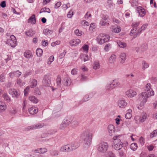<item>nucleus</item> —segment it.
I'll list each match as a JSON object with an SVG mask.
<instances>
[{
  "instance_id": "f257e3e1",
  "label": "nucleus",
  "mask_w": 157,
  "mask_h": 157,
  "mask_svg": "<svg viewBox=\"0 0 157 157\" xmlns=\"http://www.w3.org/2000/svg\"><path fill=\"white\" fill-rule=\"evenodd\" d=\"M151 88V85L150 83H147L145 89L146 92L142 93L139 95L138 100L140 102V105L141 107L144 105V103L147 100L148 98L151 96L154 95V92L152 89L150 90Z\"/></svg>"
},
{
  "instance_id": "f03ea898",
  "label": "nucleus",
  "mask_w": 157,
  "mask_h": 157,
  "mask_svg": "<svg viewBox=\"0 0 157 157\" xmlns=\"http://www.w3.org/2000/svg\"><path fill=\"white\" fill-rule=\"evenodd\" d=\"M92 137V133L88 129H86L83 131L80 136L81 138L84 141L85 144L87 145L90 144Z\"/></svg>"
},
{
  "instance_id": "7ed1b4c3",
  "label": "nucleus",
  "mask_w": 157,
  "mask_h": 157,
  "mask_svg": "<svg viewBox=\"0 0 157 157\" xmlns=\"http://www.w3.org/2000/svg\"><path fill=\"white\" fill-rule=\"evenodd\" d=\"M109 35L101 33L97 37V40L98 44H102L105 42H108L109 40Z\"/></svg>"
},
{
  "instance_id": "20e7f679",
  "label": "nucleus",
  "mask_w": 157,
  "mask_h": 157,
  "mask_svg": "<svg viewBox=\"0 0 157 157\" xmlns=\"http://www.w3.org/2000/svg\"><path fill=\"white\" fill-rule=\"evenodd\" d=\"M118 137V136H116L113 137L114 141L113 142V147L115 150H120L123 147V144L120 139H117Z\"/></svg>"
},
{
  "instance_id": "39448f33",
  "label": "nucleus",
  "mask_w": 157,
  "mask_h": 157,
  "mask_svg": "<svg viewBox=\"0 0 157 157\" xmlns=\"http://www.w3.org/2000/svg\"><path fill=\"white\" fill-rule=\"evenodd\" d=\"M108 148V143L105 142L100 144L98 147V151L101 153H105L107 151Z\"/></svg>"
},
{
  "instance_id": "423d86ee",
  "label": "nucleus",
  "mask_w": 157,
  "mask_h": 157,
  "mask_svg": "<svg viewBox=\"0 0 157 157\" xmlns=\"http://www.w3.org/2000/svg\"><path fill=\"white\" fill-rule=\"evenodd\" d=\"M42 83L44 86H49L51 84V78L48 75H45L43 78Z\"/></svg>"
},
{
  "instance_id": "0eeeda50",
  "label": "nucleus",
  "mask_w": 157,
  "mask_h": 157,
  "mask_svg": "<svg viewBox=\"0 0 157 157\" xmlns=\"http://www.w3.org/2000/svg\"><path fill=\"white\" fill-rule=\"evenodd\" d=\"M140 22H133L132 24V26L133 29L131 31L130 33V35L132 36L134 33L136 34L137 32V28L139 25Z\"/></svg>"
},
{
  "instance_id": "6e6552de",
  "label": "nucleus",
  "mask_w": 157,
  "mask_h": 157,
  "mask_svg": "<svg viewBox=\"0 0 157 157\" xmlns=\"http://www.w3.org/2000/svg\"><path fill=\"white\" fill-rule=\"evenodd\" d=\"M44 126V124L43 123H38L36 125H33L28 126L27 129L28 130L42 128Z\"/></svg>"
},
{
  "instance_id": "1a4fd4ad",
  "label": "nucleus",
  "mask_w": 157,
  "mask_h": 157,
  "mask_svg": "<svg viewBox=\"0 0 157 157\" xmlns=\"http://www.w3.org/2000/svg\"><path fill=\"white\" fill-rule=\"evenodd\" d=\"M147 24H144L138 30L137 32L134 35L133 37L136 38V37L140 35L142 30H144L147 26Z\"/></svg>"
},
{
  "instance_id": "9d476101",
  "label": "nucleus",
  "mask_w": 157,
  "mask_h": 157,
  "mask_svg": "<svg viewBox=\"0 0 157 157\" xmlns=\"http://www.w3.org/2000/svg\"><path fill=\"white\" fill-rule=\"evenodd\" d=\"M9 93L10 94L12 95L13 97H14L17 98L20 94L19 91H17L15 89H10L9 90Z\"/></svg>"
},
{
  "instance_id": "9b49d317",
  "label": "nucleus",
  "mask_w": 157,
  "mask_h": 157,
  "mask_svg": "<svg viewBox=\"0 0 157 157\" xmlns=\"http://www.w3.org/2000/svg\"><path fill=\"white\" fill-rule=\"evenodd\" d=\"M60 150L61 151L68 152L72 151L70 144H67L62 146Z\"/></svg>"
},
{
  "instance_id": "f8f14e48",
  "label": "nucleus",
  "mask_w": 157,
  "mask_h": 157,
  "mask_svg": "<svg viewBox=\"0 0 157 157\" xmlns=\"http://www.w3.org/2000/svg\"><path fill=\"white\" fill-rule=\"evenodd\" d=\"M136 10L140 17H144L146 14L145 9L141 6H139L136 8Z\"/></svg>"
},
{
  "instance_id": "ddd939ff",
  "label": "nucleus",
  "mask_w": 157,
  "mask_h": 157,
  "mask_svg": "<svg viewBox=\"0 0 157 157\" xmlns=\"http://www.w3.org/2000/svg\"><path fill=\"white\" fill-rule=\"evenodd\" d=\"M70 144V147L72 151L77 148L80 145L79 142H75L72 143Z\"/></svg>"
},
{
  "instance_id": "4468645a",
  "label": "nucleus",
  "mask_w": 157,
  "mask_h": 157,
  "mask_svg": "<svg viewBox=\"0 0 157 157\" xmlns=\"http://www.w3.org/2000/svg\"><path fill=\"white\" fill-rule=\"evenodd\" d=\"M95 93L94 92L86 94L84 96L83 98V100L84 101H86L90 100L93 96H94Z\"/></svg>"
},
{
  "instance_id": "2eb2a0df",
  "label": "nucleus",
  "mask_w": 157,
  "mask_h": 157,
  "mask_svg": "<svg viewBox=\"0 0 157 157\" xmlns=\"http://www.w3.org/2000/svg\"><path fill=\"white\" fill-rule=\"evenodd\" d=\"M62 83L64 86H69L71 85V81L70 78L66 77L63 79Z\"/></svg>"
},
{
  "instance_id": "dca6fc26",
  "label": "nucleus",
  "mask_w": 157,
  "mask_h": 157,
  "mask_svg": "<svg viewBox=\"0 0 157 157\" xmlns=\"http://www.w3.org/2000/svg\"><path fill=\"white\" fill-rule=\"evenodd\" d=\"M21 73L19 70L10 72V77L11 78H13L14 76L19 77L21 75Z\"/></svg>"
},
{
  "instance_id": "f3484780",
  "label": "nucleus",
  "mask_w": 157,
  "mask_h": 157,
  "mask_svg": "<svg viewBox=\"0 0 157 157\" xmlns=\"http://www.w3.org/2000/svg\"><path fill=\"white\" fill-rule=\"evenodd\" d=\"M108 131L110 136H112L115 132L114 126L112 124H109L108 127Z\"/></svg>"
},
{
  "instance_id": "a211bd4d",
  "label": "nucleus",
  "mask_w": 157,
  "mask_h": 157,
  "mask_svg": "<svg viewBox=\"0 0 157 157\" xmlns=\"http://www.w3.org/2000/svg\"><path fill=\"white\" fill-rule=\"evenodd\" d=\"M126 94L128 97L132 98L136 95V93L133 90H130L126 92Z\"/></svg>"
},
{
  "instance_id": "6ab92c4d",
  "label": "nucleus",
  "mask_w": 157,
  "mask_h": 157,
  "mask_svg": "<svg viewBox=\"0 0 157 157\" xmlns=\"http://www.w3.org/2000/svg\"><path fill=\"white\" fill-rule=\"evenodd\" d=\"M28 21L32 24H35L36 22L35 15L33 14L28 19Z\"/></svg>"
},
{
  "instance_id": "aec40b11",
  "label": "nucleus",
  "mask_w": 157,
  "mask_h": 157,
  "mask_svg": "<svg viewBox=\"0 0 157 157\" xmlns=\"http://www.w3.org/2000/svg\"><path fill=\"white\" fill-rule=\"evenodd\" d=\"M29 112L31 114H34L38 112V109L36 107H32L28 109Z\"/></svg>"
},
{
  "instance_id": "412c9836",
  "label": "nucleus",
  "mask_w": 157,
  "mask_h": 157,
  "mask_svg": "<svg viewBox=\"0 0 157 157\" xmlns=\"http://www.w3.org/2000/svg\"><path fill=\"white\" fill-rule=\"evenodd\" d=\"M118 105L119 107L124 108L126 106L127 103L124 100H121L119 101Z\"/></svg>"
},
{
  "instance_id": "4be33fe9",
  "label": "nucleus",
  "mask_w": 157,
  "mask_h": 157,
  "mask_svg": "<svg viewBox=\"0 0 157 157\" xmlns=\"http://www.w3.org/2000/svg\"><path fill=\"white\" fill-rule=\"evenodd\" d=\"M25 57L27 58H29L33 56L32 52L29 50H27L24 53Z\"/></svg>"
},
{
  "instance_id": "5701e85b",
  "label": "nucleus",
  "mask_w": 157,
  "mask_h": 157,
  "mask_svg": "<svg viewBox=\"0 0 157 157\" xmlns=\"http://www.w3.org/2000/svg\"><path fill=\"white\" fill-rule=\"evenodd\" d=\"M29 100L32 102L34 103H37L38 101V100L34 96H31L29 97Z\"/></svg>"
},
{
  "instance_id": "b1692460",
  "label": "nucleus",
  "mask_w": 157,
  "mask_h": 157,
  "mask_svg": "<svg viewBox=\"0 0 157 157\" xmlns=\"http://www.w3.org/2000/svg\"><path fill=\"white\" fill-rule=\"evenodd\" d=\"M2 97L4 98L5 101L7 102L10 103L11 101V99L7 93H4L3 94Z\"/></svg>"
},
{
  "instance_id": "393cba45",
  "label": "nucleus",
  "mask_w": 157,
  "mask_h": 157,
  "mask_svg": "<svg viewBox=\"0 0 157 157\" xmlns=\"http://www.w3.org/2000/svg\"><path fill=\"white\" fill-rule=\"evenodd\" d=\"M43 33L45 35H50L53 33V31L48 29H44L43 30Z\"/></svg>"
},
{
  "instance_id": "a878e982",
  "label": "nucleus",
  "mask_w": 157,
  "mask_h": 157,
  "mask_svg": "<svg viewBox=\"0 0 157 157\" xmlns=\"http://www.w3.org/2000/svg\"><path fill=\"white\" fill-rule=\"evenodd\" d=\"M120 58L121 59V63H123L126 59V55L124 53H121L120 55Z\"/></svg>"
},
{
  "instance_id": "bb28decb",
  "label": "nucleus",
  "mask_w": 157,
  "mask_h": 157,
  "mask_svg": "<svg viewBox=\"0 0 157 157\" xmlns=\"http://www.w3.org/2000/svg\"><path fill=\"white\" fill-rule=\"evenodd\" d=\"M6 108V105L4 102L0 101V112L5 110Z\"/></svg>"
},
{
  "instance_id": "cd10ccee",
  "label": "nucleus",
  "mask_w": 157,
  "mask_h": 157,
  "mask_svg": "<svg viewBox=\"0 0 157 157\" xmlns=\"http://www.w3.org/2000/svg\"><path fill=\"white\" fill-rule=\"evenodd\" d=\"M50 154L52 156H56L58 155L59 152L57 150H52L50 151Z\"/></svg>"
},
{
  "instance_id": "c85d7f7f",
  "label": "nucleus",
  "mask_w": 157,
  "mask_h": 157,
  "mask_svg": "<svg viewBox=\"0 0 157 157\" xmlns=\"http://www.w3.org/2000/svg\"><path fill=\"white\" fill-rule=\"evenodd\" d=\"M116 87L117 86H116V85L113 81L111 83L107 85L106 86V88L108 90L110 89H112Z\"/></svg>"
},
{
  "instance_id": "c756f323",
  "label": "nucleus",
  "mask_w": 157,
  "mask_h": 157,
  "mask_svg": "<svg viewBox=\"0 0 157 157\" xmlns=\"http://www.w3.org/2000/svg\"><path fill=\"white\" fill-rule=\"evenodd\" d=\"M116 56L115 55H112L109 58V61L110 63H112L115 61Z\"/></svg>"
},
{
  "instance_id": "7c9ffc66",
  "label": "nucleus",
  "mask_w": 157,
  "mask_h": 157,
  "mask_svg": "<svg viewBox=\"0 0 157 157\" xmlns=\"http://www.w3.org/2000/svg\"><path fill=\"white\" fill-rule=\"evenodd\" d=\"M45 12L49 13L51 12V10L49 8L47 7H44L42 8L40 10V13H41L43 12Z\"/></svg>"
},
{
  "instance_id": "2f4dec72",
  "label": "nucleus",
  "mask_w": 157,
  "mask_h": 157,
  "mask_svg": "<svg viewBox=\"0 0 157 157\" xmlns=\"http://www.w3.org/2000/svg\"><path fill=\"white\" fill-rule=\"evenodd\" d=\"M7 40V42H8L10 44V45L12 47H15L17 45V41H13L12 40Z\"/></svg>"
},
{
  "instance_id": "473e14b6",
  "label": "nucleus",
  "mask_w": 157,
  "mask_h": 157,
  "mask_svg": "<svg viewBox=\"0 0 157 157\" xmlns=\"http://www.w3.org/2000/svg\"><path fill=\"white\" fill-rule=\"evenodd\" d=\"M35 34V32L32 29H29L26 32V35L28 36H32Z\"/></svg>"
},
{
  "instance_id": "72a5a7b5",
  "label": "nucleus",
  "mask_w": 157,
  "mask_h": 157,
  "mask_svg": "<svg viewBox=\"0 0 157 157\" xmlns=\"http://www.w3.org/2000/svg\"><path fill=\"white\" fill-rule=\"evenodd\" d=\"M37 80L35 79H33L31 82L30 87L31 88H33L37 86Z\"/></svg>"
},
{
  "instance_id": "f704fd0d",
  "label": "nucleus",
  "mask_w": 157,
  "mask_h": 157,
  "mask_svg": "<svg viewBox=\"0 0 157 157\" xmlns=\"http://www.w3.org/2000/svg\"><path fill=\"white\" fill-rule=\"evenodd\" d=\"M56 82L58 87H60L61 82V78L59 76H58L56 79Z\"/></svg>"
},
{
  "instance_id": "c9c22d12",
  "label": "nucleus",
  "mask_w": 157,
  "mask_h": 157,
  "mask_svg": "<svg viewBox=\"0 0 157 157\" xmlns=\"http://www.w3.org/2000/svg\"><path fill=\"white\" fill-rule=\"evenodd\" d=\"M36 53L38 56H41L43 53V50L40 48H37L36 51Z\"/></svg>"
},
{
  "instance_id": "e433bc0d",
  "label": "nucleus",
  "mask_w": 157,
  "mask_h": 157,
  "mask_svg": "<svg viewBox=\"0 0 157 157\" xmlns=\"http://www.w3.org/2000/svg\"><path fill=\"white\" fill-rule=\"evenodd\" d=\"M81 77L80 80L82 81H86L87 79V76L85 75L84 72L81 74Z\"/></svg>"
},
{
  "instance_id": "4c0bfd02",
  "label": "nucleus",
  "mask_w": 157,
  "mask_h": 157,
  "mask_svg": "<svg viewBox=\"0 0 157 157\" xmlns=\"http://www.w3.org/2000/svg\"><path fill=\"white\" fill-rule=\"evenodd\" d=\"M121 31V28L119 26H117L113 29L112 31L116 33H118Z\"/></svg>"
},
{
  "instance_id": "58836bf2",
  "label": "nucleus",
  "mask_w": 157,
  "mask_h": 157,
  "mask_svg": "<svg viewBox=\"0 0 157 157\" xmlns=\"http://www.w3.org/2000/svg\"><path fill=\"white\" fill-rule=\"evenodd\" d=\"M138 146L137 144L133 143L130 146V148L133 151H135L137 149Z\"/></svg>"
},
{
  "instance_id": "ea45409f",
  "label": "nucleus",
  "mask_w": 157,
  "mask_h": 157,
  "mask_svg": "<svg viewBox=\"0 0 157 157\" xmlns=\"http://www.w3.org/2000/svg\"><path fill=\"white\" fill-rule=\"evenodd\" d=\"M132 111L131 109H129L128 110V112L125 115V117L127 119H130L131 118L132 115L130 113V112Z\"/></svg>"
},
{
  "instance_id": "a19ab883",
  "label": "nucleus",
  "mask_w": 157,
  "mask_h": 157,
  "mask_svg": "<svg viewBox=\"0 0 157 157\" xmlns=\"http://www.w3.org/2000/svg\"><path fill=\"white\" fill-rule=\"evenodd\" d=\"M93 68L94 69H97L99 68L100 67V65L99 64V62H94L93 65Z\"/></svg>"
},
{
  "instance_id": "79ce46f5",
  "label": "nucleus",
  "mask_w": 157,
  "mask_h": 157,
  "mask_svg": "<svg viewBox=\"0 0 157 157\" xmlns=\"http://www.w3.org/2000/svg\"><path fill=\"white\" fill-rule=\"evenodd\" d=\"M142 64L143 65L142 68L143 70H144L146 68H147L149 67L148 64L144 61H142Z\"/></svg>"
},
{
  "instance_id": "37998d69",
  "label": "nucleus",
  "mask_w": 157,
  "mask_h": 157,
  "mask_svg": "<svg viewBox=\"0 0 157 157\" xmlns=\"http://www.w3.org/2000/svg\"><path fill=\"white\" fill-rule=\"evenodd\" d=\"M107 3L109 8H113L114 6V4L113 3V2L111 0H108L107 1Z\"/></svg>"
},
{
  "instance_id": "c03bdc74",
  "label": "nucleus",
  "mask_w": 157,
  "mask_h": 157,
  "mask_svg": "<svg viewBox=\"0 0 157 157\" xmlns=\"http://www.w3.org/2000/svg\"><path fill=\"white\" fill-rule=\"evenodd\" d=\"M6 78L5 75L4 73H2L0 75V82H3L5 81Z\"/></svg>"
},
{
  "instance_id": "a18cd8bd",
  "label": "nucleus",
  "mask_w": 157,
  "mask_h": 157,
  "mask_svg": "<svg viewBox=\"0 0 157 157\" xmlns=\"http://www.w3.org/2000/svg\"><path fill=\"white\" fill-rule=\"evenodd\" d=\"M70 123V121H68L67 119H64L63 121L62 124L67 127L69 124Z\"/></svg>"
},
{
  "instance_id": "49530a36",
  "label": "nucleus",
  "mask_w": 157,
  "mask_h": 157,
  "mask_svg": "<svg viewBox=\"0 0 157 157\" xmlns=\"http://www.w3.org/2000/svg\"><path fill=\"white\" fill-rule=\"evenodd\" d=\"M157 135V129L153 131L150 134V136L151 138H153L156 136Z\"/></svg>"
},
{
  "instance_id": "de8ad7c7",
  "label": "nucleus",
  "mask_w": 157,
  "mask_h": 157,
  "mask_svg": "<svg viewBox=\"0 0 157 157\" xmlns=\"http://www.w3.org/2000/svg\"><path fill=\"white\" fill-rule=\"evenodd\" d=\"M147 115L146 113L144 114L142 117H140V122H144L145 120L146 119Z\"/></svg>"
},
{
  "instance_id": "09e8293b",
  "label": "nucleus",
  "mask_w": 157,
  "mask_h": 157,
  "mask_svg": "<svg viewBox=\"0 0 157 157\" xmlns=\"http://www.w3.org/2000/svg\"><path fill=\"white\" fill-rule=\"evenodd\" d=\"M54 59V57L53 56H50L48 59L47 63L48 64H50Z\"/></svg>"
},
{
  "instance_id": "8fccbe9b",
  "label": "nucleus",
  "mask_w": 157,
  "mask_h": 157,
  "mask_svg": "<svg viewBox=\"0 0 157 157\" xmlns=\"http://www.w3.org/2000/svg\"><path fill=\"white\" fill-rule=\"evenodd\" d=\"M118 44L120 47L122 48H124L126 46V44L125 43L120 41L119 42Z\"/></svg>"
},
{
  "instance_id": "3c124183",
  "label": "nucleus",
  "mask_w": 157,
  "mask_h": 157,
  "mask_svg": "<svg viewBox=\"0 0 157 157\" xmlns=\"http://www.w3.org/2000/svg\"><path fill=\"white\" fill-rule=\"evenodd\" d=\"M147 48V46L146 44H143L140 48V50L142 51L146 50Z\"/></svg>"
},
{
  "instance_id": "603ef678",
  "label": "nucleus",
  "mask_w": 157,
  "mask_h": 157,
  "mask_svg": "<svg viewBox=\"0 0 157 157\" xmlns=\"http://www.w3.org/2000/svg\"><path fill=\"white\" fill-rule=\"evenodd\" d=\"M57 132L56 129H50L47 132L48 134H53Z\"/></svg>"
},
{
  "instance_id": "864d4df0",
  "label": "nucleus",
  "mask_w": 157,
  "mask_h": 157,
  "mask_svg": "<svg viewBox=\"0 0 157 157\" xmlns=\"http://www.w3.org/2000/svg\"><path fill=\"white\" fill-rule=\"evenodd\" d=\"M47 149L45 148H40V154H44L47 151Z\"/></svg>"
},
{
  "instance_id": "5fc2aeb1",
  "label": "nucleus",
  "mask_w": 157,
  "mask_h": 157,
  "mask_svg": "<svg viewBox=\"0 0 157 157\" xmlns=\"http://www.w3.org/2000/svg\"><path fill=\"white\" fill-rule=\"evenodd\" d=\"M78 72V69L76 68H74L71 71V73L73 75H76Z\"/></svg>"
},
{
  "instance_id": "6e6d98bb",
  "label": "nucleus",
  "mask_w": 157,
  "mask_h": 157,
  "mask_svg": "<svg viewBox=\"0 0 157 157\" xmlns=\"http://www.w3.org/2000/svg\"><path fill=\"white\" fill-rule=\"evenodd\" d=\"M30 87L29 86H27L24 90V95L25 96L27 95L28 92L29 91Z\"/></svg>"
},
{
  "instance_id": "4d7b16f0",
  "label": "nucleus",
  "mask_w": 157,
  "mask_h": 157,
  "mask_svg": "<svg viewBox=\"0 0 157 157\" xmlns=\"http://www.w3.org/2000/svg\"><path fill=\"white\" fill-rule=\"evenodd\" d=\"M30 157H44V156L40 154H33L30 155Z\"/></svg>"
},
{
  "instance_id": "13d9d810",
  "label": "nucleus",
  "mask_w": 157,
  "mask_h": 157,
  "mask_svg": "<svg viewBox=\"0 0 157 157\" xmlns=\"http://www.w3.org/2000/svg\"><path fill=\"white\" fill-rule=\"evenodd\" d=\"M61 5V2H57L54 6V8L55 9H57Z\"/></svg>"
},
{
  "instance_id": "bf43d9fd",
  "label": "nucleus",
  "mask_w": 157,
  "mask_h": 157,
  "mask_svg": "<svg viewBox=\"0 0 157 157\" xmlns=\"http://www.w3.org/2000/svg\"><path fill=\"white\" fill-rule=\"evenodd\" d=\"M84 51L87 52L89 49V46L87 44H84L82 47Z\"/></svg>"
},
{
  "instance_id": "052dcab7",
  "label": "nucleus",
  "mask_w": 157,
  "mask_h": 157,
  "mask_svg": "<svg viewBox=\"0 0 157 157\" xmlns=\"http://www.w3.org/2000/svg\"><path fill=\"white\" fill-rule=\"evenodd\" d=\"M10 113L12 114H14L17 113V111L15 108H12L9 111Z\"/></svg>"
},
{
  "instance_id": "680f3d73",
  "label": "nucleus",
  "mask_w": 157,
  "mask_h": 157,
  "mask_svg": "<svg viewBox=\"0 0 157 157\" xmlns=\"http://www.w3.org/2000/svg\"><path fill=\"white\" fill-rule=\"evenodd\" d=\"M75 33L77 36H80L82 35V32L77 29L75 31Z\"/></svg>"
},
{
  "instance_id": "e2e57ef3",
  "label": "nucleus",
  "mask_w": 157,
  "mask_h": 157,
  "mask_svg": "<svg viewBox=\"0 0 157 157\" xmlns=\"http://www.w3.org/2000/svg\"><path fill=\"white\" fill-rule=\"evenodd\" d=\"M71 46H76L75 40H73L70 41L69 42Z\"/></svg>"
},
{
  "instance_id": "0e129e2a",
  "label": "nucleus",
  "mask_w": 157,
  "mask_h": 157,
  "mask_svg": "<svg viewBox=\"0 0 157 157\" xmlns=\"http://www.w3.org/2000/svg\"><path fill=\"white\" fill-rule=\"evenodd\" d=\"M150 81L151 83H154L157 81L156 78L155 77H152L150 79Z\"/></svg>"
},
{
  "instance_id": "69168bd1",
  "label": "nucleus",
  "mask_w": 157,
  "mask_h": 157,
  "mask_svg": "<svg viewBox=\"0 0 157 157\" xmlns=\"http://www.w3.org/2000/svg\"><path fill=\"white\" fill-rule=\"evenodd\" d=\"M34 93L38 95L41 94V92L38 88H36L34 91Z\"/></svg>"
},
{
  "instance_id": "338daca9",
  "label": "nucleus",
  "mask_w": 157,
  "mask_h": 157,
  "mask_svg": "<svg viewBox=\"0 0 157 157\" xmlns=\"http://www.w3.org/2000/svg\"><path fill=\"white\" fill-rule=\"evenodd\" d=\"M0 6L3 8L5 7L6 6V1H3L2 2L0 3Z\"/></svg>"
},
{
  "instance_id": "774afa93",
  "label": "nucleus",
  "mask_w": 157,
  "mask_h": 157,
  "mask_svg": "<svg viewBox=\"0 0 157 157\" xmlns=\"http://www.w3.org/2000/svg\"><path fill=\"white\" fill-rule=\"evenodd\" d=\"M111 47V45L110 44H108L105 47V49L106 51H108L109 48Z\"/></svg>"
}]
</instances>
